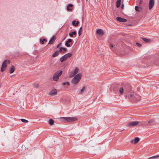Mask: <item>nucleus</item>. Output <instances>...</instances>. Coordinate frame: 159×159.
Returning <instances> with one entry per match:
<instances>
[{
	"label": "nucleus",
	"mask_w": 159,
	"mask_h": 159,
	"mask_svg": "<svg viewBox=\"0 0 159 159\" xmlns=\"http://www.w3.org/2000/svg\"><path fill=\"white\" fill-rule=\"evenodd\" d=\"M154 5V0H150L149 3V9L151 10Z\"/></svg>",
	"instance_id": "obj_8"
},
{
	"label": "nucleus",
	"mask_w": 159,
	"mask_h": 159,
	"mask_svg": "<svg viewBox=\"0 0 159 159\" xmlns=\"http://www.w3.org/2000/svg\"><path fill=\"white\" fill-rule=\"evenodd\" d=\"M82 75L81 74H79L76 75L72 79L71 82L72 84H77L80 81Z\"/></svg>",
	"instance_id": "obj_2"
},
{
	"label": "nucleus",
	"mask_w": 159,
	"mask_h": 159,
	"mask_svg": "<svg viewBox=\"0 0 159 159\" xmlns=\"http://www.w3.org/2000/svg\"><path fill=\"white\" fill-rule=\"evenodd\" d=\"M142 39L143 41L148 43H150L151 42V39H148L144 38H142Z\"/></svg>",
	"instance_id": "obj_21"
},
{
	"label": "nucleus",
	"mask_w": 159,
	"mask_h": 159,
	"mask_svg": "<svg viewBox=\"0 0 159 159\" xmlns=\"http://www.w3.org/2000/svg\"><path fill=\"white\" fill-rule=\"evenodd\" d=\"M121 0H117L116 2V6L117 7H119L120 5Z\"/></svg>",
	"instance_id": "obj_24"
},
{
	"label": "nucleus",
	"mask_w": 159,
	"mask_h": 159,
	"mask_svg": "<svg viewBox=\"0 0 159 159\" xmlns=\"http://www.w3.org/2000/svg\"><path fill=\"white\" fill-rule=\"evenodd\" d=\"M64 119L65 122H72L76 121L77 119L74 117H63L61 118Z\"/></svg>",
	"instance_id": "obj_4"
},
{
	"label": "nucleus",
	"mask_w": 159,
	"mask_h": 159,
	"mask_svg": "<svg viewBox=\"0 0 159 159\" xmlns=\"http://www.w3.org/2000/svg\"><path fill=\"white\" fill-rule=\"evenodd\" d=\"M20 120L22 122L24 123H28L29 122V121L28 120L23 119H21Z\"/></svg>",
	"instance_id": "obj_30"
},
{
	"label": "nucleus",
	"mask_w": 159,
	"mask_h": 159,
	"mask_svg": "<svg viewBox=\"0 0 159 159\" xmlns=\"http://www.w3.org/2000/svg\"><path fill=\"white\" fill-rule=\"evenodd\" d=\"M77 34L76 32V31H74L73 32L71 33H69V35L71 37H72L73 36V35H76Z\"/></svg>",
	"instance_id": "obj_20"
},
{
	"label": "nucleus",
	"mask_w": 159,
	"mask_h": 159,
	"mask_svg": "<svg viewBox=\"0 0 159 159\" xmlns=\"http://www.w3.org/2000/svg\"><path fill=\"white\" fill-rule=\"evenodd\" d=\"M65 56L66 59L71 57L72 56V54L71 53H68L64 55Z\"/></svg>",
	"instance_id": "obj_25"
},
{
	"label": "nucleus",
	"mask_w": 159,
	"mask_h": 159,
	"mask_svg": "<svg viewBox=\"0 0 159 159\" xmlns=\"http://www.w3.org/2000/svg\"><path fill=\"white\" fill-rule=\"evenodd\" d=\"M60 51L57 50L52 55V57H55L58 56L59 54Z\"/></svg>",
	"instance_id": "obj_18"
},
{
	"label": "nucleus",
	"mask_w": 159,
	"mask_h": 159,
	"mask_svg": "<svg viewBox=\"0 0 159 159\" xmlns=\"http://www.w3.org/2000/svg\"><path fill=\"white\" fill-rule=\"evenodd\" d=\"M48 123L50 125H52L54 124V120L52 119H50L49 120Z\"/></svg>",
	"instance_id": "obj_27"
},
{
	"label": "nucleus",
	"mask_w": 159,
	"mask_h": 159,
	"mask_svg": "<svg viewBox=\"0 0 159 159\" xmlns=\"http://www.w3.org/2000/svg\"><path fill=\"white\" fill-rule=\"evenodd\" d=\"M62 71L60 70V71H56L54 74L52 79L54 81H57L58 80L59 77L62 75Z\"/></svg>",
	"instance_id": "obj_3"
},
{
	"label": "nucleus",
	"mask_w": 159,
	"mask_h": 159,
	"mask_svg": "<svg viewBox=\"0 0 159 159\" xmlns=\"http://www.w3.org/2000/svg\"><path fill=\"white\" fill-rule=\"evenodd\" d=\"M118 85L117 84H114L113 85H112L111 87V89H113L114 91L116 92V91H117L118 89Z\"/></svg>",
	"instance_id": "obj_14"
},
{
	"label": "nucleus",
	"mask_w": 159,
	"mask_h": 159,
	"mask_svg": "<svg viewBox=\"0 0 159 159\" xmlns=\"http://www.w3.org/2000/svg\"><path fill=\"white\" fill-rule=\"evenodd\" d=\"M154 121H155L154 119H151L148 121V124H151L154 122Z\"/></svg>",
	"instance_id": "obj_34"
},
{
	"label": "nucleus",
	"mask_w": 159,
	"mask_h": 159,
	"mask_svg": "<svg viewBox=\"0 0 159 159\" xmlns=\"http://www.w3.org/2000/svg\"><path fill=\"white\" fill-rule=\"evenodd\" d=\"M56 37L55 35H53L52 36L51 39L50 40L49 42H48V44H53L55 40L56 39Z\"/></svg>",
	"instance_id": "obj_11"
},
{
	"label": "nucleus",
	"mask_w": 159,
	"mask_h": 159,
	"mask_svg": "<svg viewBox=\"0 0 159 159\" xmlns=\"http://www.w3.org/2000/svg\"><path fill=\"white\" fill-rule=\"evenodd\" d=\"M73 5L71 4H69L68 6H67V10L68 11H72V9L70 8V7H73Z\"/></svg>",
	"instance_id": "obj_17"
},
{
	"label": "nucleus",
	"mask_w": 159,
	"mask_h": 159,
	"mask_svg": "<svg viewBox=\"0 0 159 159\" xmlns=\"http://www.w3.org/2000/svg\"><path fill=\"white\" fill-rule=\"evenodd\" d=\"M66 60V57H65V56L64 55L63 56H62V57H61L60 58V61L61 62H63V61H65Z\"/></svg>",
	"instance_id": "obj_23"
},
{
	"label": "nucleus",
	"mask_w": 159,
	"mask_h": 159,
	"mask_svg": "<svg viewBox=\"0 0 159 159\" xmlns=\"http://www.w3.org/2000/svg\"><path fill=\"white\" fill-rule=\"evenodd\" d=\"M66 84H67V85L69 86L70 85V83L68 82H66Z\"/></svg>",
	"instance_id": "obj_40"
},
{
	"label": "nucleus",
	"mask_w": 159,
	"mask_h": 159,
	"mask_svg": "<svg viewBox=\"0 0 159 159\" xmlns=\"http://www.w3.org/2000/svg\"><path fill=\"white\" fill-rule=\"evenodd\" d=\"M7 60H4L3 62L1 69V71L2 72H3L7 68Z\"/></svg>",
	"instance_id": "obj_5"
},
{
	"label": "nucleus",
	"mask_w": 159,
	"mask_h": 159,
	"mask_svg": "<svg viewBox=\"0 0 159 159\" xmlns=\"http://www.w3.org/2000/svg\"><path fill=\"white\" fill-rule=\"evenodd\" d=\"M57 90L55 89H52L49 93V94L50 95H54L57 94Z\"/></svg>",
	"instance_id": "obj_9"
},
{
	"label": "nucleus",
	"mask_w": 159,
	"mask_h": 159,
	"mask_svg": "<svg viewBox=\"0 0 159 159\" xmlns=\"http://www.w3.org/2000/svg\"><path fill=\"white\" fill-rule=\"evenodd\" d=\"M72 39H69L65 43V45L67 47H70V45L69 43H70L72 42Z\"/></svg>",
	"instance_id": "obj_12"
},
{
	"label": "nucleus",
	"mask_w": 159,
	"mask_h": 159,
	"mask_svg": "<svg viewBox=\"0 0 159 159\" xmlns=\"http://www.w3.org/2000/svg\"><path fill=\"white\" fill-rule=\"evenodd\" d=\"M39 86V85L38 84H36L35 85L34 87L36 88H38Z\"/></svg>",
	"instance_id": "obj_38"
},
{
	"label": "nucleus",
	"mask_w": 159,
	"mask_h": 159,
	"mask_svg": "<svg viewBox=\"0 0 159 159\" xmlns=\"http://www.w3.org/2000/svg\"><path fill=\"white\" fill-rule=\"evenodd\" d=\"M142 3H143V0H140L139 4L141 5V4H142Z\"/></svg>",
	"instance_id": "obj_39"
},
{
	"label": "nucleus",
	"mask_w": 159,
	"mask_h": 159,
	"mask_svg": "<svg viewBox=\"0 0 159 159\" xmlns=\"http://www.w3.org/2000/svg\"><path fill=\"white\" fill-rule=\"evenodd\" d=\"M66 82H63V83H62V85H64H64H66Z\"/></svg>",
	"instance_id": "obj_41"
},
{
	"label": "nucleus",
	"mask_w": 159,
	"mask_h": 159,
	"mask_svg": "<svg viewBox=\"0 0 159 159\" xmlns=\"http://www.w3.org/2000/svg\"><path fill=\"white\" fill-rule=\"evenodd\" d=\"M139 123V122L138 121L130 122L127 124V126L128 127H131V126L137 125H138Z\"/></svg>",
	"instance_id": "obj_7"
},
{
	"label": "nucleus",
	"mask_w": 159,
	"mask_h": 159,
	"mask_svg": "<svg viewBox=\"0 0 159 159\" xmlns=\"http://www.w3.org/2000/svg\"><path fill=\"white\" fill-rule=\"evenodd\" d=\"M8 62L9 63H10V61L9 60H7V62Z\"/></svg>",
	"instance_id": "obj_43"
},
{
	"label": "nucleus",
	"mask_w": 159,
	"mask_h": 159,
	"mask_svg": "<svg viewBox=\"0 0 159 159\" xmlns=\"http://www.w3.org/2000/svg\"><path fill=\"white\" fill-rule=\"evenodd\" d=\"M139 138L138 137L134 139H132L131 140V142L134 144H136L139 141Z\"/></svg>",
	"instance_id": "obj_15"
},
{
	"label": "nucleus",
	"mask_w": 159,
	"mask_h": 159,
	"mask_svg": "<svg viewBox=\"0 0 159 159\" xmlns=\"http://www.w3.org/2000/svg\"><path fill=\"white\" fill-rule=\"evenodd\" d=\"M87 2V0H86Z\"/></svg>",
	"instance_id": "obj_46"
},
{
	"label": "nucleus",
	"mask_w": 159,
	"mask_h": 159,
	"mask_svg": "<svg viewBox=\"0 0 159 159\" xmlns=\"http://www.w3.org/2000/svg\"><path fill=\"white\" fill-rule=\"evenodd\" d=\"M119 92L120 94H123L124 93V89L123 87H121L119 89Z\"/></svg>",
	"instance_id": "obj_28"
},
{
	"label": "nucleus",
	"mask_w": 159,
	"mask_h": 159,
	"mask_svg": "<svg viewBox=\"0 0 159 159\" xmlns=\"http://www.w3.org/2000/svg\"><path fill=\"white\" fill-rule=\"evenodd\" d=\"M79 23V21H77L76 22L75 20H73L72 22V24L73 25V26H78Z\"/></svg>",
	"instance_id": "obj_19"
},
{
	"label": "nucleus",
	"mask_w": 159,
	"mask_h": 159,
	"mask_svg": "<svg viewBox=\"0 0 159 159\" xmlns=\"http://www.w3.org/2000/svg\"><path fill=\"white\" fill-rule=\"evenodd\" d=\"M136 44L139 47H140L142 45H141V44H140V43H136Z\"/></svg>",
	"instance_id": "obj_37"
},
{
	"label": "nucleus",
	"mask_w": 159,
	"mask_h": 159,
	"mask_svg": "<svg viewBox=\"0 0 159 159\" xmlns=\"http://www.w3.org/2000/svg\"><path fill=\"white\" fill-rule=\"evenodd\" d=\"M15 68L13 66H12L9 70V72L10 73H12L14 72L15 70Z\"/></svg>",
	"instance_id": "obj_22"
},
{
	"label": "nucleus",
	"mask_w": 159,
	"mask_h": 159,
	"mask_svg": "<svg viewBox=\"0 0 159 159\" xmlns=\"http://www.w3.org/2000/svg\"><path fill=\"white\" fill-rule=\"evenodd\" d=\"M81 33H82V27H81L79 30V31H78V34H79V36H80L81 34Z\"/></svg>",
	"instance_id": "obj_31"
},
{
	"label": "nucleus",
	"mask_w": 159,
	"mask_h": 159,
	"mask_svg": "<svg viewBox=\"0 0 159 159\" xmlns=\"http://www.w3.org/2000/svg\"><path fill=\"white\" fill-rule=\"evenodd\" d=\"M159 157V155L152 156L149 158V159H154L156 158Z\"/></svg>",
	"instance_id": "obj_29"
},
{
	"label": "nucleus",
	"mask_w": 159,
	"mask_h": 159,
	"mask_svg": "<svg viewBox=\"0 0 159 159\" xmlns=\"http://www.w3.org/2000/svg\"><path fill=\"white\" fill-rule=\"evenodd\" d=\"M127 86L128 88V89L126 90L125 96L128 99H129L130 100H132L134 101H139L140 100L141 96L137 94L134 95L133 94H129V93L130 91L131 88L129 84H128Z\"/></svg>",
	"instance_id": "obj_1"
},
{
	"label": "nucleus",
	"mask_w": 159,
	"mask_h": 159,
	"mask_svg": "<svg viewBox=\"0 0 159 159\" xmlns=\"http://www.w3.org/2000/svg\"><path fill=\"white\" fill-rule=\"evenodd\" d=\"M96 33L97 34L100 35L101 36H103L104 34L103 31L101 29H98L96 31Z\"/></svg>",
	"instance_id": "obj_13"
},
{
	"label": "nucleus",
	"mask_w": 159,
	"mask_h": 159,
	"mask_svg": "<svg viewBox=\"0 0 159 159\" xmlns=\"http://www.w3.org/2000/svg\"><path fill=\"white\" fill-rule=\"evenodd\" d=\"M62 50H64V51H66V48L62 47L60 48V51H61Z\"/></svg>",
	"instance_id": "obj_33"
},
{
	"label": "nucleus",
	"mask_w": 159,
	"mask_h": 159,
	"mask_svg": "<svg viewBox=\"0 0 159 159\" xmlns=\"http://www.w3.org/2000/svg\"><path fill=\"white\" fill-rule=\"evenodd\" d=\"M97 98V97H96V98H95L94 99V100H93V102L95 101V100Z\"/></svg>",
	"instance_id": "obj_44"
},
{
	"label": "nucleus",
	"mask_w": 159,
	"mask_h": 159,
	"mask_svg": "<svg viewBox=\"0 0 159 159\" xmlns=\"http://www.w3.org/2000/svg\"><path fill=\"white\" fill-rule=\"evenodd\" d=\"M1 105V104H0V105Z\"/></svg>",
	"instance_id": "obj_47"
},
{
	"label": "nucleus",
	"mask_w": 159,
	"mask_h": 159,
	"mask_svg": "<svg viewBox=\"0 0 159 159\" xmlns=\"http://www.w3.org/2000/svg\"><path fill=\"white\" fill-rule=\"evenodd\" d=\"M79 69L77 67H75V69L73 72H71L70 74V77H72L74 75H76L78 72Z\"/></svg>",
	"instance_id": "obj_6"
},
{
	"label": "nucleus",
	"mask_w": 159,
	"mask_h": 159,
	"mask_svg": "<svg viewBox=\"0 0 159 159\" xmlns=\"http://www.w3.org/2000/svg\"><path fill=\"white\" fill-rule=\"evenodd\" d=\"M61 43H59L57 46V48H60H60H61L60 47V46H61Z\"/></svg>",
	"instance_id": "obj_36"
},
{
	"label": "nucleus",
	"mask_w": 159,
	"mask_h": 159,
	"mask_svg": "<svg viewBox=\"0 0 159 159\" xmlns=\"http://www.w3.org/2000/svg\"><path fill=\"white\" fill-rule=\"evenodd\" d=\"M124 130V129H123V130H121V131H122Z\"/></svg>",
	"instance_id": "obj_45"
},
{
	"label": "nucleus",
	"mask_w": 159,
	"mask_h": 159,
	"mask_svg": "<svg viewBox=\"0 0 159 159\" xmlns=\"http://www.w3.org/2000/svg\"><path fill=\"white\" fill-rule=\"evenodd\" d=\"M85 87L84 86L81 90V94H82L84 92V90L85 89Z\"/></svg>",
	"instance_id": "obj_32"
},
{
	"label": "nucleus",
	"mask_w": 159,
	"mask_h": 159,
	"mask_svg": "<svg viewBox=\"0 0 159 159\" xmlns=\"http://www.w3.org/2000/svg\"><path fill=\"white\" fill-rule=\"evenodd\" d=\"M135 10L138 12H141L142 11L143 8L141 7H139L138 6H136L135 7Z\"/></svg>",
	"instance_id": "obj_16"
},
{
	"label": "nucleus",
	"mask_w": 159,
	"mask_h": 159,
	"mask_svg": "<svg viewBox=\"0 0 159 159\" xmlns=\"http://www.w3.org/2000/svg\"><path fill=\"white\" fill-rule=\"evenodd\" d=\"M40 41L42 44H43L44 43V42H47V40L46 39H40Z\"/></svg>",
	"instance_id": "obj_26"
},
{
	"label": "nucleus",
	"mask_w": 159,
	"mask_h": 159,
	"mask_svg": "<svg viewBox=\"0 0 159 159\" xmlns=\"http://www.w3.org/2000/svg\"><path fill=\"white\" fill-rule=\"evenodd\" d=\"M123 7H124V4H122V6H121V9H123Z\"/></svg>",
	"instance_id": "obj_42"
},
{
	"label": "nucleus",
	"mask_w": 159,
	"mask_h": 159,
	"mask_svg": "<svg viewBox=\"0 0 159 159\" xmlns=\"http://www.w3.org/2000/svg\"><path fill=\"white\" fill-rule=\"evenodd\" d=\"M110 48L112 50H113V45L112 44H110L109 45Z\"/></svg>",
	"instance_id": "obj_35"
},
{
	"label": "nucleus",
	"mask_w": 159,
	"mask_h": 159,
	"mask_svg": "<svg viewBox=\"0 0 159 159\" xmlns=\"http://www.w3.org/2000/svg\"><path fill=\"white\" fill-rule=\"evenodd\" d=\"M116 20L117 21L120 22H125L127 21L126 19L121 18L119 16L116 17Z\"/></svg>",
	"instance_id": "obj_10"
}]
</instances>
